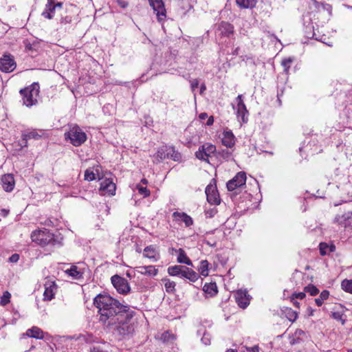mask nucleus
<instances>
[{
    "instance_id": "18",
    "label": "nucleus",
    "mask_w": 352,
    "mask_h": 352,
    "mask_svg": "<svg viewBox=\"0 0 352 352\" xmlns=\"http://www.w3.org/2000/svg\"><path fill=\"white\" fill-rule=\"evenodd\" d=\"M75 8V7L71 5L69 8L66 9L65 14L61 15L60 24L62 26H67L72 23L75 17V14L74 13V10Z\"/></svg>"
},
{
    "instance_id": "22",
    "label": "nucleus",
    "mask_w": 352,
    "mask_h": 352,
    "mask_svg": "<svg viewBox=\"0 0 352 352\" xmlns=\"http://www.w3.org/2000/svg\"><path fill=\"white\" fill-rule=\"evenodd\" d=\"M180 278L188 279L191 282H195L199 278V275L192 270L184 266Z\"/></svg>"
},
{
    "instance_id": "16",
    "label": "nucleus",
    "mask_w": 352,
    "mask_h": 352,
    "mask_svg": "<svg viewBox=\"0 0 352 352\" xmlns=\"http://www.w3.org/2000/svg\"><path fill=\"white\" fill-rule=\"evenodd\" d=\"M46 135L44 129H33L22 134V140L25 142V146H27V141L30 139L39 140Z\"/></svg>"
},
{
    "instance_id": "4",
    "label": "nucleus",
    "mask_w": 352,
    "mask_h": 352,
    "mask_svg": "<svg viewBox=\"0 0 352 352\" xmlns=\"http://www.w3.org/2000/svg\"><path fill=\"white\" fill-rule=\"evenodd\" d=\"M65 138L74 146H81L87 139L86 133L78 125L70 126L65 133Z\"/></svg>"
},
{
    "instance_id": "21",
    "label": "nucleus",
    "mask_w": 352,
    "mask_h": 352,
    "mask_svg": "<svg viewBox=\"0 0 352 352\" xmlns=\"http://www.w3.org/2000/svg\"><path fill=\"white\" fill-rule=\"evenodd\" d=\"M143 255L153 261H157L160 258V254L153 245L146 246L144 249Z\"/></svg>"
},
{
    "instance_id": "9",
    "label": "nucleus",
    "mask_w": 352,
    "mask_h": 352,
    "mask_svg": "<svg viewBox=\"0 0 352 352\" xmlns=\"http://www.w3.org/2000/svg\"><path fill=\"white\" fill-rule=\"evenodd\" d=\"M207 201L212 205H219L221 202L219 195L215 184H210L206 188Z\"/></svg>"
},
{
    "instance_id": "15",
    "label": "nucleus",
    "mask_w": 352,
    "mask_h": 352,
    "mask_svg": "<svg viewBox=\"0 0 352 352\" xmlns=\"http://www.w3.org/2000/svg\"><path fill=\"white\" fill-rule=\"evenodd\" d=\"M234 33V27L229 23L222 21L218 25L216 35L221 37H229Z\"/></svg>"
},
{
    "instance_id": "10",
    "label": "nucleus",
    "mask_w": 352,
    "mask_h": 352,
    "mask_svg": "<svg viewBox=\"0 0 352 352\" xmlns=\"http://www.w3.org/2000/svg\"><path fill=\"white\" fill-rule=\"evenodd\" d=\"M148 2L156 14L158 21H163L166 18V9L163 0H148Z\"/></svg>"
},
{
    "instance_id": "51",
    "label": "nucleus",
    "mask_w": 352,
    "mask_h": 352,
    "mask_svg": "<svg viewBox=\"0 0 352 352\" xmlns=\"http://www.w3.org/2000/svg\"><path fill=\"white\" fill-rule=\"evenodd\" d=\"M190 87L192 92H195V89L198 87L199 81L198 79L195 78L190 80Z\"/></svg>"
},
{
    "instance_id": "30",
    "label": "nucleus",
    "mask_w": 352,
    "mask_h": 352,
    "mask_svg": "<svg viewBox=\"0 0 352 352\" xmlns=\"http://www.w3.org/2000/svg\"><path fill=\"white\" fill-rule=\"evenodd\" d=\"M178 252H179V254L177 256V261L179 263H184V264H186L187 265H190V266L192 265V261L186 256V254L183 249L179 248L178 250Z\"/></svg>"
},
{
    "instance_id": "19",
    "label": "nucleus",
    "mask_w": 352,
    "mask_h": 352,
    "mask_svg": "<svg viewBox=\"0 0 352 352\" xmlns=\"http://www.w3.org/2000/svg\"><path fill=\"white\" fill-rule=\"evenodd\" d=\"M1 184L3 188L6 192H11L15 186V181L12 174H6L1 177Z\"/></svg>"
},
{
    "instance_id": "40",
    "label": "nucleus",
    "mask_w": 352,
    "mask_h": 352,
    "mask_svg": "<svg viewBox=\"0 0 352 352\" xmlns=\"http://www.w3.org/2000/svg\"><path fill=\"white\" fill-rule=\"evenodd\" d=\"M38 48V44L37 43H31L30 42L25 43V49L26 52H36Z\"/></svg>"
},
{
    "instance_id": "36",
    "label": "nucleus",
    "mask_w": 352,
    "mask_h": 352,
    "mask_svg": "<svg viewBox=\"0 0 352 352\" xmlns=\"http://www.w3.org/2000/svg\"><path fill=\"white\" fill-rule=\"evenodd\" d=\"M199 335H202L201 342L205 345H210L211 343V336L205 330L199 329L197 331Z\"/></svg>"
},
{
    "instance_id": "61",
    "label": "nucleus",
    "mask_w": 352,
    "mask_h": 352,
    "mask_svg": "<svg viewBox=\"0 0 352 352\" xmlns=\"http://www.w3.org/2000/svg\"><path fill=\"white\" fill-rule=\"evenodd\" d=\"M214 122V118L212 116H210L208 118V120H207V122H206V124L208 126H211Z\"/></svg>"
},
{
    "instance_id": "46",
    "label": "nucleus",
    "mask_w": 352,
    "mask_h": 352,
    "mask_svg": "<svg viewBox=\"0 0 352 352\" xmlns=\"http://www.w3.org/2000/svg\"><path fill=\"white\" fill-rule=\"evenodd\" d=\"M85 179L89 182L96 179V175L91 169H87L85 172Z\"/></svg>"
},
{
    "instance_id": "38",
    "label": "nucleus",
    "mask_w": 352,
    "mask_h": 352,
    "mask_svg": "<svg viewBox=\"0 0 352 352\" xmlns=\"http://www.w3.org/2000/svg\"><path fill=\"white\" fill-rule=\"evenodd\" d=\"M164 281L165 282L164 287H165L166 291L168 293H172L175 291V287L176 284L174 281H171L169 279H164Z\"/></svg>"
},
{
    "instance_id": "14",
    "label": "nucleus",
    "mask_w": 352,
    "mask_h": 352,
    "mask_svg": "<svg viewBox=\"0 0 352 352\" xmlns=\"http://www.w3.org/2000/svg\"><path fill=\"white\" fill-rule=\"evenodd\" d=\"M334 221L344 228H352V210L342 214H337Z\"/></svg>"
},
{
    "instance_id": "41",
    "label": "nucleus",
    "mask_w": 352,
    "mask_h": 352,
    "mask_svg": "<svg viewBox=\"0 0 352 352\" xmlns=\"http://www.w3.org/2000/svg\"><path fill=\"white\" fill-rule=\"evenodd\" d=\"M293 61H294V58H292V57H288V58H284L282 60L281 65L284 67L285 72H287L289 71V69L291 67V64L293 63Z\"/></svg>"
},
{
    "instance_id": "24",
    "label": "nucleus",
    "mask_w": 352,
    "mask_h": 352,
    "mask_svg": "<svg viewBox=\"0 0 352 352\" xmlns=\"http://www.w3.org/2000/svg\"><path fill=\"white\" fill-rule=\"evenodd\" d=\"M56 8L54 6V0H47L45 10L42 12L41 15L45 19H52L54 17V12Z\"/></svg>"
},
{
    "instance_id": "1",
    "label": "nucleus",
    "mask_w": 352,
    "mask_h": 352,
    "mask_svg": "<svg viewBox=\"0 0 352 352\" xmlns=\"http://www.w3.org/2000/svg\"><path fill=\"white\" fill-rule=\"evenodd\" d=\"M94 304L98 309L99 320L104 325L112 323L113 318L123 311H127L128 307L107 294H98L94 299Z\"/></svg>"
},
{
    "instance_id": "20",
    "label": "nucleus",
    "mask_w": 352,
    "mask_h": 352,
    "mask_svg": "<svg viewBox=\"0 0 352 352\" xmlns=\"http://www.w3.org/2000/svg\"><path fill=\"white\" fill-rule=\"evenodd\" d=\"M116 186L112 180L105 179L100 183V190L104 192L109 195H114L116 193Z\"/></svg>"
},
{
    "instance_id": "29",
    "label": "nucleus",
    "mask_w": 352,
    "mask_h": 352,
    "mask_svg": "<svg viewBox=\"0 0 352 352\" xmlns=\"http://www.w3.org/2000/svg\"><path fill=\"white\" fill-rule=\"evenodd\" d=\"M65 273L74 279L79 280L82 278L83 272L76 265H72L69 269L65 270Z\"/></svg>"
},
{
    "instance_id": "49",
    "label": "nucleus",
    "mask_w": 352,
    "mask_h": 352,
    "mask_svg": "<svg viewBox=\"0 0 352 352\" xmlns=\"http://www.w3.org/2000/svg\"><path fill=\"white\" fill-rule=\"evenodd\" d=\"M10 294L8 292H5L1 299V305H6L10 302Z\"/></svg>"
},
{
    "instance_id": "50",
    "label": "nucleus",
    "mask_w": 352,
    "mask_h": 352,
    "mask_svg": "<svg viewBox=\"0 0 352 352\" xmlns=\"http://www.w3.org/2000/svg\"><path fill=\"white\" fill-rule=\"evenodd\" d=\"M219 155L223 159L228 160L231 157L232 153L228 149H223L221 151H219Z\"/></svg>"
},
{
    "instance_id": "6",
    "label": "nucleus",
    "mask_w": 352,
    "mask_h": 352,
    "mask_svg": "<svg viewBox=\"0 0 352 352\" xmlns=\"http://www.w3.org/2000/svg\"><path fill=\"white\" fill-rule=\"evenodd\" d=\"M111 280L118 293L125 295L130 292L129 284L124 278L119 275H114L111 277Z\"/></svg>"
},
{
    "instance_id": "54",
    "label": "nucleus",
    "mask_w": 352,
    "mask_h": 352,
    "mask_svg": "<svg viewBox=\"0 0 352 352\" xmlns=\"http://www.w3.org/2000/svg\"><path fill=\"white\" fill-rule=\"evenodd\" d=\"M313 3L314 4L316 9H319L320 6H321L324 9H326L327 8H331L330 5L327 3H320L316 0H311Z\"/></svg>"
},
{
    "instance_id": "58",
    "label": "nucleus",
    "mask_w": 352,
    "mask_h": 352,
    "mask_svg": "<svg viewBox=\"0 0 352 352\" xmlns=\"http://www.w3.org/2000/svg\"><path fill=\"white\" fill-rule=\"evenodd\" d=\"M91 352H108L107 351L103 350L100 346H94L91 349Z\"/></svg>"
},
{
    "instance_id": "52",
    "label": "nucleus",
    "mask_w": 352,
    "mask_h": 352,
    "mask_svg": "<svg viewBox=\"0 0 352 352\" xmlns=\"http://www.w3.org/2000/svg\"><path fill=\"white\" fill-rule=\"evenodd\" d=\"M171 2L177 4V6H182L183 8H185L186 4L187 6H189V3L188 2V0H170Z\"/></svg>"
},
{
    "instance_id": "59",
    "label": "nucleus",
    "mask_w": 352,
    "mask_h": 352,
    "mask_svg": "<svg viewBox=\"0 0 352 352\" xmlns=\"http://www.w3.org/2000/svg\"><path fill=\"white\" fill-rule=\"evenodd\" d=\"M117 2L118 5L122 8H125L128 6V3L124 0H117Z\"/></svg>"
},
{
    "instance_id": "53",
    "label": "nucleus",
    "mask_w": 352,
    "mask_h": 352,
    "mask_svg": "<svg viewBox=\"0 0 352 352\" xmlns=\"http://www.w3.org/2000/svg\"><path fill=\"white\" fill-rule=\"evenodd\" d=\"M313 3L314 4L316 9H319L320 6H321L324 9H326L327 8H331L330 5L327 3H320L316 0H311Z\"/></svg>"
},
{
    "instance_id": "5",
    "label": "nucleus",
    "mask_w": 352,
    "mask_h": 352,
    "mask_svg": "<svg viewBox=\"0 0 352 352\" xmlns=\"http://www.w3.org/2000/svg\"><path fill=\"white\" fill-rule=\"evenodd\" d=\"M32 241L37 243L41 246H45L49 244H54V234L47 230H34L31 234Z\"/></svg>"
},
{
    "instance_id": "43",
    "label": "nucleus",
    "mask_w": 352,
    "mask_h": 352,
    "mask_svg": "<svg viewBox=\"0 0 352 352\" xmlns=\"http://www.w3.org/2000/svg\"><path fill=\"white\" fill-rule=\"evenodd\" d=\"M174 336L168 331H165L161 334L160 339L164 342H167L174 340Z\"/></svg>"
},
{
    "instance_id": "11",
    "label": "nucleus",
    "mask_w": 352,
    "mask_h": 352,
    "mask_svg": "<svg viewBox=\"0 0 352 352\" xmlns=\"http://www.w3.org/2000/svg\"><path fill=\"white\" fill-rule=\"evenodd\" d=\"M16 68V63L10 55H4L0 58V70L3 72L9 73Z\"/></svg>"
},
{
    "instance_id": "28",
    "label": "nucleus",
    "mask_w": 352,
    "mask_h": 352,
    "mask_svg": "<svg viewBox=\"0 0 352 352\" xmlns=\"http://www.w3.org/2000/svg\"><path fill=\"white\" fill-rule=\"evenodd\" d=\"M138 269V272L143 275L155 276L158 273V270L153 265L140 266Z\"/></svg>"
},
{
    "instance_id": "37",
    "label": "nucleus",
    "mask_w": 352,
    "mask_h": 352,
    "mask_svg": "<svg viewBox=\"0 0 352 352\" xmlns=\"http://www.w3.org/2000/svg\"><path fill=\"white\" fill-rule=\"evenodd\" d=\"M329 291L323 290L320 293L319 298H317L315 299V302H316V305L318 307L321 306L323 304L324 300H327L329 298Z\"/></svg>"
},
{
    "instance_id": "56",
    "label": "nucleus",
    "mask_w": 352,
    "mask_h": 352,
    "mask_svg": "<svg viewBox=\"0 0 352 352\" xmlns=\"http://www.w3.org/2000/svg\"><path fill=\"white\" fill-rule=\"evenodd\" d=\"M292 297L294 298V299H303L305 297V294L304 292L294 293L292 294Z\"/></svg>"
},
{
    "instance_id": "13",
    "label": "nucleus",
    "mask_w": 352,
    "mask_h": 352,
    "mask_svg": "<svg viewBox=\"0 0 352 352\" xmlns=\"http://www.w3.org/2000/svg\"><path fill=\"white\" fill-rule=\"evenodd\" d=\"M44 287L43 300L47 301L52 300L57 290L56 284L54 281L47 280L45 281Z\"/></svg>"
},
{
    "instance_id": "44",
    "label": "nucleus",
    "mask_w": 352,
    "mask_h": 352,
    "mask_svg": "<svg viewBox=\"0 0 352 352\" xmlns=\"http://www.w3.org/2000/svg\"><path fill=\"white\" fill-rule=\"evenodd\" d=\"M140 195L144 197H148L150 195V190L146 187H143L140 184H138L136 186Z\"/></svg>"
},
{
    "instance_id": "57",
    "label": "nucleus",
    "mask_w": 352,
    "mask_h": 352,
    "mask_svg": "<svg viewBox=\"0 0 352 352\" xmlns=\"http://www.w3.org/2000/svg\"><path fill=\"white\" fill-rule=\"evenodd\" d=\"M19 259V255L18 254H14L9 258V261L11 263H16Z\"/></svg>"
},
{
    "instance_id": "12",
    "label": "nucleus",
    "mask_w": 352,
    "mask_h": 352,
    "mask_svg": "<svg viewBox=\"0 0 352 352\" xmlns=\"http://www.w3.org/2000/svg\"><path fill=\"white\" fill-rule=\"evenodd\" d=\"M236 101L237 102L236 107L237 117L241 118L243 122L245 123L248 120V111L243 100V96L239 95L236 98Z\"/></svg>"
},
{
    "instance_id": "32",
    "label": "nucleus",
    "mask_w": 352,
    "mask_h": 352,
    "mask_svg": "<svg viewBox=\"0 0 352 352\" xmlns=\"http://www.w3.org/2000/svg\"><path fill=\"white\" fill-rule=\"evenodd\" d=\"M184 267V266H183V265L170 266L168 268V273L170 276L180 277V275L182 272Z\"/></svg>"
},
{
    "instance_id": "8",
    "label": "nucleus",
    "mask_w": 352,
    "mask_h": 352,
    "mask_svg": "<svg viewBox=\"0 0 352 352\" xmlns=\"http://www.w3.org/2000/svg\"><path fill=\"white\" fill-rule=\"evenodd\" d=\"M246 173L243 171L239 172L236 175L227 183V188L229 191L234 190L236 188L245 184Z\"/></svg>"
},
{
    "instance_id": "23",
    "label": "nucleus",
    "mask_w": 352,
    "mask_h": 352,
    "mask_svg": "<svg viewBox=\"0 0 352 352\" xmlns=\"http://www.w3.org/2000/svg\"><path fill=\"white\" fill-rule=\"evenodd\" d=\"M173 216L176 221H183L186 227H189L193 223L192 219L185 212H173Z\"/></svg>"
},
{
    "instance_id": "47",
    "label": "nucleus",
    "mask_w": 352,
    "mask_h": 352,
    "mask_svg": "<svg viewBox=\"0 0 352 352\" xmlns=\"http://www.w3.org/2000/svg\"><path fill=\"white\" fill-rule=\"evenodd\" d=\"M331 316L333 319L340 321L342 324H344L346 322V319L343 318L344 314L339 311L333 312Z\"/></svg>"
},
{
    "instance_id": "48",
    "label": "nucleus",
    "mask_w": 352,
    "mask_h": 352,
    "mask_svg": "<svg viewBox=\"0 0 352 352\" xmlns=\"http://www.w3.org/2000/svg\"><path fill=\"white\" fill-rule=\"evenodd\" d=\"M168 158L173 159L174 161H179L181 158L180 153L175 151L173 147H172V151H170V154L168 155Z\"/></svg>"
},
{
    "instance_id": "55",
    "label": "nucleus",
    "mask_w": 352,
    "mask_h": 352,
    "mask_svg": "<svg viewBox=\"0 0 352 352\" xmlns=\"http://www.w3.org/2000/svg\"><path fill=\"white\" fill-rule=\"evenodd\" d=\"M259 349L258 346H254L253 347H247L242 352H258Z\"/></svg>"
},
{
    "instance_id": "27",
    "label": "nucleus",
    "mask_w": 352,
    "mask_h": 352,
    "mask_svg": "<svg viewBox=\"0 0 352 352\" xmlns=\"http://www.w3.org/2000/svg\"><path fill=\"white\" fill-rule=\"evenodd\" d=\"M171 151L172 147L164 146L159 148L154 156L158 162H161L163 160L168 158V155L170 154V151Z\"/></svg>"
},
{
    "instance_id": "33",
    "label": "nucleus",
    "mask_w": 352,
    "mask_h": 352,
    "mask_svg": "<svg viewBox=\"0 0 352 352\" xmlns=\"http://www.w3.org/2000/svg\"><path fill=\"white\" fill-rule=\"evenodd\" d=\"M203 290L211 296L215 295L217 293V285L215 283H206Z\"/></svg>"
},
{
    "instance_id": "17",
    "label": "nucleus",
    "mask_w": 352,
    "mask_h": 352,
    "mask_svg": "<svg viewBox=\"0 0 352 352\" xmlns=\"http://www.w3.org/2000/svg\"><path fill=\"white\" fill-rule=\"evenodd\" d=\"M248 292L245 290H238L235 294L236 302L242 309L246 308L250 304V298Z\"/></svg>"
},
{
    "instance_id": "62",
    "label": "nucleus",
    "mask_w": 352,
    "mask_h": 352,
    "mask_svg": "<svg viewBox=\"0 0 352 352\" xmlns=\"http://www.w3.org/2000/svg\"><path fill=\"white\" fill-rule=\"evenodd\" d=\"M199 118L200 120H204L208 118V114L206 113H201L199 114Z\"/></svg>"
},
{
    "instance_id": "64",
    "label": "nucleus",
    "mask_w": 352,
    "mask_h": 352,
    "mask_svg": "<svg viewBox=\"0 0 352 352\" xmlns=\"http://www.w3.org/2000/svg\"><path fill=\"white\" fill-rule=\"evenodd\" d=\"M291 300H292V302H293V304H294L296 307H299V306H300V303H299L298 301H296V300L294 299V298L291 297Z\"/></svg>"
},
{
    "instance_id": "63",
    "label": "nucleus",
    "mask_w": 352,
    "mask_h": 352,
    "mask_svg": "<svg viewBox=\"0 0 352 352\" xmlns=\"http://www.w3.org/2000/svg\"><path fill=\"white\" fill-rule=\"evenodd\" d=\"M54 6L55 7V8H61L63 7V3L61 2H57V3H54Z\"/></svg>"
},
{
    "instance_id": "34",
    "label": "nucleus",
    "mask_w": 352,
    "mask_h": 352,
    "mask_svg": "<svg viewBox=\"0 0 352 352\" xmlns=\"http://www.w3.org/2000/svg\"><path fill=\"white\" fill-rule=\"evenodd\" d=\"M208 266L209 263L207 260H203L199 263L198 271L201 275L204 276H207L208 275Z\"/></svg>"
},
{
    "instance_id": "26",
    "label": "nucleus",
    "mask_w": 352,
    "mask_h": 352,
    "mask_svg": "<svg viewBox=\"0 0 352 352\" xmlns=\"http://www.w3.org/2000/svg\"><path fill=\"white\" fill-rule=\"evenodd\" d=\"M23 336L39 340L44 338L43 331L38 327H32L31 329H28Z\"/></svg>"
},
{
    "instance_id": "39",
    "label": "nucleus",
    "mask_w": 352,
    "mask_h": 352,
    "mask_svg": "<svg viewBox=\"0 0 352 352\" xmlns=\"http://www.w3.org/2000/svg\"><path fill=\"white\" fill-rule=\"evenodd\" d=\"M341 287L344 291L352 294V280L345 279L342 280Z\"/></svg>"
},
{
    "instance_id": "45",
    "label": "nucleus",
    "mask_w": 352,
    "mask_h": 352,
    "mask_svg": "<svg viewBox=\"0 0 352 352\" xmlns=\"http://www.w3.org/2000/svg\"><path fill=\"white\" fill-rule=\"evenodd\" d=\"M305 291L309 293L311 296H316L319 293L318 289L313 285H309L308 286L305 287Z\"/></svg>"
},
{
    "instance_id": "35",
    "label": "nucleus",
    "mask_w": 352,
    "mask_h": 352,
    "mask_svg": "<svg viewBox=\"0 0 352 352\" xmlns=\"http://www.w3.org/2000/svg\"><path fill=\"white\" fill-rule=\"evenodd\" d=\"M286 318L291 322H294L298 318V312L291 308H286L285 310Z\"/></svg>"
},
{
    "instance_id": "31",
    "label": "nucleus",
    "mask_w": 352,
    "mask_h": 352,
    "mask_svg": "<svg viewBox=\"0 0 352 352\" xmlns=\"http://www.w3.org/2000/svg\"><path fill=\"white\" fill-rule=\"evenodd\" d=\"M257 0H236V4L241 8H252L256 4Z\"/></svg>"
},
{
    "instance_id": "3",
    "label": "nucleus",
    "mask_w": 352,
    "mask_h": 352,
    "mask_svg": "<svg viewBox=\"0 0 352 352\" xmlns=\"http://www.w3.org/2000/svg\"><path fill=\"white\" fill-rule=\"evenodd\" d=\"M19 93L22 96L23 104L28 107H30L35 105L38 102L39 85L37 82H34L30 86L21 89Z\"/></svg>"
},
{
    "instance_id": "2",
    "label": "nucleus",
    "mask_w": 352,
    "mask_h": 352,
    "mask_svg": "<svg viewBox=\"0 0 352 352\" xmlns=\"http://www.w3.org/2000/svg\"><path fill=\"white\" fill-rule=\"evenodd\" d=\"M113 318V322L106 324L104 326L113 331L115 335L123 338L131 335L134 331V327L130 323V320L133 316V311H131L127 307V311H123V313L119 314Z\"/></svg>"
},
{
    "instance_id": "60",
    "label": "nucleus",
    "mask_w": 352,
    "mask_h": 352,
    "mask_svg": "<svg viewBox=\"0 0 352 352\" xmlns=\"http://www.w3.org/2000/svg\"><path fill=\"white\" fill-rule=\"evenodd\" d=\"M304 334H305V332L302 330H301V329H298L295 332V336L298 337V338L300 336L304 335Z\"/></svg>"
},
{
    "instance_id": "25",
    "label": "nucleus",
    "mask_w": 352,
    "mask_h": 352,
    "mask_svg": "<svg viewBox=\"0 0 352 352\" xmlns=\"http://www.w3.org/2000/svg\"><path fill=\"white\" fill-rule=\"evenodd\" d=\"M222 144L227 148H231L234 145V135L231 131H224L222 138Z\"/></svg>"
},
{
    "instance_id": "42",
    "label": "nucleus",
    "mask_w": 352,
    "mask_h": 352,
    "mask_svg": "<svg viewBox=\"0 0 352 352\" xmlns=\"http://www.w3.org/2000/svg\"><path fill=\"white\" fill-rule=\"evenodd\" d=\"M320 253L321 255H325L327 253L328 250L333 252V247H329L326 243H320L319 245Z\"/></svg>"
},
{
    "instance_id": "7",
    "label": "nucleus",
    "mask_w": 352,
    "mask_h": 352,
    "mask_svg": "<svg viewBox=\"0 0 352 352\" xmlns=\"http://www.w3.org/2000/svg\"><path fill=\"white\" fill-rule=\"evenodd\" d=\"M215 151L216 147L214 145L212 144H205L199 148V150L195 153V156L199 160L208 162V157Z\"/></svg>"
}]
</instances>
